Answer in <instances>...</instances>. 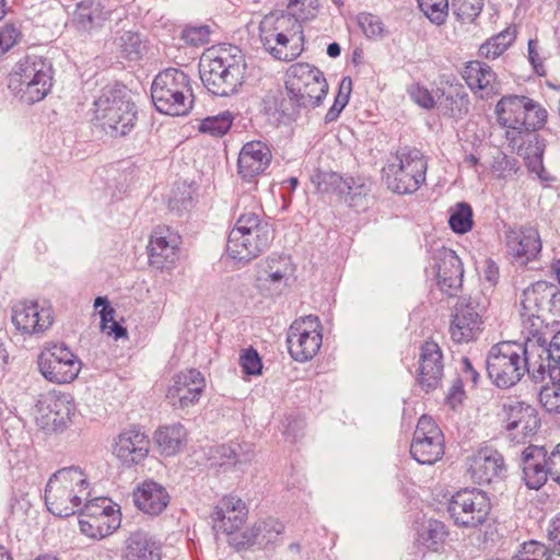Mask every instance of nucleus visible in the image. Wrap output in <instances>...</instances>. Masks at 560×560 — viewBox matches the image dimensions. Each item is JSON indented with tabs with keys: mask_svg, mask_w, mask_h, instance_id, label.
Returning <instances> with one entry per match:
<instances>
[{
	"mask_svg": "<svg viewBox=\"0 0 560 560\" xmlns=\"http://www.w3.org/2000/svg\"><path fill=\"white\" fill-rule=\"evenodd\" d=\"M419 9L434 24L442 25L448 13V3L441 2H421L418 3Z\"/></svg>",
	"mask_w": 560,
	"mask_h": 560,
	"instance_id": "obj_58",
	"label": "nucleus"
},
{
	"mask_svg": "<svg viewBox=\"0 0 560 560\" xmlns=\"http://www.w3.org/2000/svg\"><path fill=\"white\" fill-rule=\"evenodd\" d=\"M318 11V0H288L287 12L281 15H288L302 25V22L312 20Z\"/></svg>",
	"mask_w": 560,
	"mask_h": 560,
	"instance_id": "obj_47",
	"label": "nucleus"
},
{
	"mask_svg": "<svg viewBox=\"0 0 560 560\" xmlns=\"http://www.w3.org/2000/svg\"><path fill=\"white\" fill-rule=\"evenodd\" d=\"M259 38L264 48L280 61H292L304 50L302 25L288 15L265 16L259 25Z\"/></svg>",
	"mask_w": 560,
	"mask_h": 560,
	"instance_id": "obj_7",
	"label": "nucleus"
},
{
	"mask_svg": "<svg viewBox=\"0 0 560 560\" xmlns=\"http://www.w3.org/2000/svg\"><path fill=\"white\" fill-rule=\"evenodd\" d=\"M485 0H452V10L463 23L474 22L481 13Z\"/></svg>",
	"mask_w": 560,
	"mask_h": 560,
	"instance_id": "obj_52",
	"label": "nucleus"
},
{
	"mask_svg": "<svg viewBox=\"0 0 560 560\" xmlns=\"http://www.w3.org/2000/svg\"><path fill=\"white\" fill-rule=\"evenodd\" d=\"M499 418L508 438L516 443H524L527 438L534 436L541 424L536 407L516 398L502 402Z\"/></svg>",
	"mask_w": 560,
	"mask_h": 560,
	"instance_id": "obj_13",
	"label": "nucleus"
},
{
	"mask_svg": "<svg viewBox=\"0 0 560 560\" xmlns=\"http://www.w3.org/2000/svg\"><path fill=\"white\" fill-rule=\"evenodd\" d=\"M444 454V438L435 421L423 415L419 418L410 445V455L421 465H432Z\"/></svg>",
	"mask_w": 560,
	"mask_h": 560,
	"instance_id": "obj_14",
	"label": "nucleus"
},
{
	"mask_svg": "<svg viewBox=\"0 0 560 560\" xmlns=\"http://www.w3.org/2000/svg\"><path fill=\"white\" fill-rule=\"evenodd\" d=\"M488 493L477 488L456 491L447 502V513L459 528L475 529L482 526L491 512Z\"/></svg>",
	"mask_w": 560,
	"mask_h": 560,
	"instance_id": "obj_11",
	"label": "nucleus"
},
{
	"mask_svg": "<svg viewBox=\"0 0 560 560\" xmlns=\"http://www.w3.org/2000/svg\"><path fill=\"white\" fill-rule=\"evenodd\" d=\"M194 197L191 187L183 184L178 186L170 199V206L172 209L187 210L192 206Z\"/></svg>",
	"mask_w": 560,
	"mask_h": 560,
	"instance_id": "obj_62",
	"label": "nucleus"
},
{
	"mask_svg": "<svg viewBox=\"0 0 560 560\" xmlns=\"http://www.w3.org/2000/svg\"><path fill=\"white\" fill-rule=\"evenodd\" d=\"M36 407L42 415L43 427L54 432H62L75 411L72 396L56 390L42 396Z\"/></svg>",
	"mask_w": 560,
	"mask_h": 560,
	"instance_id": "obj_16",
	"label": "nucleus"
},
{
	"mask_svg": "<svg viewBox=\"0 0 560 560\" xmlns=\"http://www.w3.org/2000/svg\"><path fill=\"white\" fill-rule=\"evenodd\" d=\"M89 491L83 493V500L86 502L83 505L81 504L78 511L82 517L96 520L115 510V505L107 498L101 497L89 500Z\"/></svg>",
	"mask_w": 560,
	"mask_h": 560,
	"instance_id": "obj_49",
	"label": "nucleus"
},
{
	"mask_svg": "<svg viewBox=\"0 0 560 560\" xmlns=\"http://www.w3.org/2000/svg\"><path fill=\"white\" fill-rule=\"evenodd\" d=\"M495 115L500 126L518 135L523 131H538L546 125L547 109L538 102L525 95L509 94L502 96L495 105Z\"/></svg>",
	"mask_w": 560,
	"mask_h": 560,
	"instance_id": "obj_9",
	"label": "nucleus"
},
{
	"mask_svg": "<svg viewBox=\"0 0 560 560\" xmlns=\"http://www.w3.org/2000/svg\"><path fill=\"white\" fill-rule=\"evenodd\" d=\"M451 337L456 343L476 340L482 331L480 304L471 296L458 298L452 314Z\"/></svg>",
	"mask_w": 560,
	"mask_h": 560,
	"instance_id": "obj_15",
	"label": "nucleus"
},
{
	"mask_svg": "<svg viewBox=\"0 0 560 560\" xmlns=\"http://www.w3.org/2000/svg\"><path fill=\"white\" fill-rule=\"evenodd\" d=\"M352 91V80L350 77H343L340 84L337 96L335 97L334 104L327 110L324 121L325 124H330L336 121L340 116L343 108L347 106L350 100V94Z\"/></svg>",
	"mask_w": 560,
	"mask_h": 560,
	"instance_id": "obj_50",
	"label": "nucleus"
},
{
	"mask_svg": "<svg viewBox=\"0 0 560 560\" xmlns=\"http://www.w3.org/2000/svg\"><path fill=\"white\" fill-rule=\"evenodd\" d=\"M245 515V505L242 500L228 495L214 506L210 517L213 522V529L232 534L243 525Z\"/></svg>",
	"mask_w": 560,
	"mask_h": 560,
	"instance_id": "obj_30",
	"label": "nucleus"
},
{
	"mask_svg": "<svg viewBox=\"0 0 560 560\" xmlns=\"http://www.w3.org/2000/svg\"><path fill=\"white\" fill-rule=\"evenodd\" d=\"M527 346H532V349L537 347V351H541L546 360L560 368V330L552 336L550 341L544 332L535 330L533 336L527 337Z\"/></svg>",
	"mask_w": 560,
	"mask_h": 560,
	"instance_id": "obj_42",
	"label": "nucleus"
},
{
	"mask_svg": "<svg viewBox=\"0 0 560 560\" xmlns=\"http://www.w3.org/2000/svg\"><path fill=\"white\" fill-rule=\"evenodd\" d=\"M49 483L60 486L67 490H73L81 494L88 491L89 481L79 466H69L58 469L51 475Z\"/></svg>",
	"mask_w": 560,
	"mask_h": 560,
	"instance_id": "obj_37",
	"label": "nucleus"
},
{
	"mask_svg": "<svg viewBox=\"0 0 560 560\" xmlns=\"http://www.w3.org/2000/svg\"><path fill=\"white\" fill-rule=\"evenodd\" d=\"M210 28L208 25L187 26L182 31L180 38L190 46H201L209 42Z\"/></svg>",
	"mask_w": 560,
	"mask_h": 560,
	"instance_id": "obj_57",
	"label": "nucleus"
},
{
	"mask_svg": "<svg viewBox=\"0 0 560 560\" xmlns=\"http://www.w3.org/2000/svg\"><path fill=\"white\" fill-rule=\"evenodd\" d=\"M273 231L268 222L255 212L238 217L229 234L228 255L238 261H249L259 256L270 244Z\"/></svg>",
	"mask_w": 560,
	"mask_h": 560,
	"instance_id": "obj_8",
	"label": "nucleus"
},
{
	"mask_svg": "<svg viewBox=\"0 0 560 560\" xmlns=\"http://www.w3.org/2000/svg\"><path fill=\"white\" fill-rule=\"evenodd\" d=\"M180 236L168 226H159L151 234L148 255L151 267L171 269L178 259Z\"/></svg>",
	"mask_w": 560,
	"mask_h": 560,
	"instance_id": "obj_22",
	"label": "nucleus"
},
{
	"mask_svg": "<svg viewBox=\"0 0 560 560\" xmlns=\"http://www.w3.org/2000/svg\"><path fill=\"white\" fill-rule=\"evenodd\" d=\"M324 72L308 62H296L285 72L284 89L266 96V109L290 125L320 106L328 93Z\"/></svg>",
	"mask_w": 560,
	"mask_h": 560,
	"instance_id": "obj_1",
	"label": "nucleus"
},
{
	"mask_svg": "<svg viewBox=\"0 0 560 560\" xmlns=\"http://www.w3.org/2000/svg\"><path fill=\"white\" fill-rule=\"evenodd\" d=\"M462 77L474 93L485 91L487 96L499 94L500 83L497 73L486 62L480 60L467 61L463 68Z\"/></svg>",
	"mask_w": 560,
	"mask_h": 560,
	"instance_id": "obj_31",
	"label": "nucleus"
},
{
	"mask_svg": "<svg viewBox=\"0 0 560 560\" xmlns=\"http://www.w3.org/2000/svg\"><path fill=\"white\" fill-rule=\"evenodd\" d=\"M151 98L156 110L162 114L187 115L194 103L189 75L177 68L160 71L151 85Z\"/></svg>",
	"mask_w": 560,
	"mask_h": 560,
	"instance_id": "obj_6",
	"label": "nucleus"
},
{
	"mask_svg": "<svg viewBox=\"0 0 560 560\" xmlns=\"http://www.w3.org/2000/svg\"><path fill=\"white\" fill-rule=\"evenodd\" d=\"M408 94L416 104L424 109H431L435 106L432 93L419 83L411 84L408 89Z\"/></svg>",
	"mask_w": 560,
	"mask_h": 560,
	"instance_id": "obj_63",
	"label": "nucleus"
},
{
	"mask_svg": "<svg viewBox=\"0 0 560 560\" xmlns=\"http://www.w3.org/2000/svg\"><path fill=\"white\" fill-rule=\"evenodd\" d=\"M550 452L546 446L528 445L521 453L522 479L528 489L539 490L552 480Z\"/></svg>",
	"mask_w": 560,
	"mask_h": 560,
	"instance_id": "obj_21",
	"label": "nucleus"
},
{
	"mask_svg": "<svg viewBox=\"0 0 560 560\" xmlns=\"http://www.w3.org/2000/svg\"><path fill=\"white\" fill-rule=\"evenodd\" d=\"M472 208L467 202H458L448 218V225L456 234H465L472 229Z\"/></svg>",
	"mask_w": 560,
	"mask_h": 560,
	"instance_id": "obj_46",
	"label": "nucleus"
},
{
	"mask_svg": "<svg viewBox=\"0 0 560 560\" xmlns=\"http://www.w3.org/2000/svg\"><path fill=\"white\" fill-rule=\"evenodd\" d=\"M234 117L229 110L218 115L207 116L200 121L199 131L213 137L224 136L232 127Z\"/></svg>",
	"mask_w": 560,
	"mask_h": 560,
	"instance_id": "obj_45",
	"label": "nucleus"
},
{
	"mask_svg": "<svg viewBox=\"0 0 560 560\" xmlns=\"http://www.w3.org/2000/svg\"><path fill=\"white\" fill-rule=\"evenodd\" d=\"M271 159L267 143L260 140L248 141L238 153L237 172L244 180L250 182L267 170Z\"/></svg>",
	"mask_w": 560,
	"mask_h": 560,
	"instance_id": "obj_25",
	"label": "nucleus"
},
{
	"mask_svg": "<svg viewBox=\"0 0 560 560\" xmlns=\"http://www.w3.org/2000/svg\"><path fill=\"white\" fill-rule=\"evenodd\" d=\"M100 13V2L95 0H82L77 5L75 16L80 24H93Z\"/></svg>",
	"mask_w": 560,
	"mask_h": 560,
	"instance_id": "obj_59",
	"label": "nucleus"
},
{
	"mask_svg": "<svg viewBox=\"0 0 560 560\" xmlns=\"http://www.w3.org/2000/svg\"><path fill=\"white\" fill-rule=\"evenodd\" d=\"M119 56L129 61L140 60L147 52V44L142 35L135 31H125L115 39Z\"/></svg>",
	"mask_w": 560,
	"mask_h": 560,
	"instance_id": "obj_38",
	"label": "nucleus"
},
{
	"mask_svg": "<svg viewBox=\"0 0 560 560\" xmlns=\"http://www.w3.org/2000/svg\"><path fill=\"white\" fill-rule=\"evenodd\" d=\"M187 432L182 423L160 427L154 439L159 451L164 456H173L180 452L186 444Z\"/></svg>",
	"mask_w": 560,
	"mask_h": 560,
	"instance_id": "obj_35",
	"label": "nucleus"
},
{
	"mask_svg": "<svg viewBox=\"0 0 560 560\" xmlns=\"http://www.w3.org/2000/svg\"><path fill=\"white\" fill-rule=\"evenodd\" d=\"M469 104L468 94L463 90H456L454 93L446 94L439 107L443 116L458 120L468 114Z\"/></svg>",
	"mask_w": 560,
	"mask_h": 560,
	"instance_id": "obj_40",
	"label": "nucleus"
},
{
	"mask_svg": "<svg viewBox=\"0 0 560 560\" xmlns=\"http://www.w3.org/2000/svg\"><path fill=\"white\" fill-rule=\"evenodd\" d=\"M240 365L246 375H260L262 370L261 358L256 349L248 347L240 355Z\"/></svg>",
	"mask_w": 560,
	"mask_h": 560,
	"instance_id": "obj_55",
	"label": "nucleus"
},
{
	"mask_svg": "<svg viewBox=\"0 0 560 560\" xmlns=\"http://www.w3.org/2000/svg\"><path fill=\"white\" fill-rule=\"evenodd\" d=\"M229 535V545L233 547L236 551H242L250 548L256 545V536L254 526L252 528L245 529L241 533L237 530L232 532Z\"/></svg>",
	"mask_w": 560,
	"mask_h": 560,
	"instance_id": "obj_60",
	"label": "nucleus"
},
{
	"mask_svg": "<svg viewBox=\"0 0 560 560\" xmlns=\"http://www.w3.org/2000/svg\"><path fill=\"white\" fill-rule=\"evenodd\" d=\"M530 349L527 341H502L491 347L486 370L498 388H510L522 380L530 366Z\"/></svg>",
	"mask_w": 560,
	"mask_h": 560,
	"instance_id": "obj_5",
	"label": "nucleus"
},
{
	"mask_svg": "<svg viewBox=\"0 0 560 560\" xmlns=\"http://www.w3.org/2000/svg\"><path fill=\"white\" fill-rule=\"evenodd\" d=\"M155 541L144 530H136L126 540L124 558L126 560H160Z\"/></svg>",
	"mask_w": 560,
	"mask_h": 560,
	"instance_id": "obj_36",
	"label": "nucleus"
},
{
	"mask_svg": "<svg viewBox=\"0 0 560 560\" xmlns=\"http://www.w3.org/2000/svg\"><path fill=\"white\" fill-rule=\"evenodd\" d=\"M96 520L100 525L97 534L100 538H104L120 526V512L118 509H115L113 512H109Z\"/></svg>",
	"mask_w": 560,
	"mask_h": 560,
	"instance_id": "obj_64",
	"label": "nucleus"
},
{
	"mask_svg": "<svg viewBox=\"0 0 560 560\" xmlns=\"http://www.w3.org/2000/svg\"><path fill=\"white\" fill-rule=\"evenodd\" d=\"M11 320L22 335H42L54 323L52 310L39 306L36 301H18L11 307Z\"/></svg>",
	"mask_w": 560,
	"mask_h": 560,
	"instance_id": "obj_17",
	"label": "nucleus"
},
{
	"mask_svg": "<svg viewBox=\"0 0 560 560\" xmlns=\"http://www.w3.org/2000/svg\"><path fill=\"white\" fill-rule=\"evenodd\" d=\"M471 478L479 485L502 478L506 471L503 455L492 446L481 447L471 458Z\"/></svg>",
	"mask_w": 560,
	"mask_h": 560,
	"instance_id": "obj_26",
	"label": "nucleus"
},
{
	"mask_svg": "<svg viewBox=\"0 0 560 560\" xmlns=\"http://www.w3.org/2000/svg\"><path fill=\"white\" fill-rule=\"evenodd\" d=\"M245 67L244 56L237 47L211 48L200 59V79L211 94L229 96L243 84Z\"/></svg>",
	"mask_w": 560,
	"mask_h": 560,
	"instance_id": "obj_3",
	"label": "nucleus"
},
{
	"mask_svg": "<svg viewBox=\"0 0 560 560\" xmlns=\"http://www.w3.org/2000/svg\"><path fill=\"white\" fill-rule=\"evenodd\" d=\"M357 22L363 34L369 39H378L384 37L385 25L380 16L369 12H361L357 16Z\"/></svg>",
	"mask_w": 560,
	"mask_h": 560,
	"instance_id": "obj_53",
	"label": "nucleus"
},
{
	"mask_svg": "<svg viewBox=\"0 0 560 560\" xmlns=\"http://www.w3.org/2000/svg\"><path fill=\"white\" fill-rule=\"evenodd\" d=\"M443 375L442 350L436 342L425 340L420 346L416 384L429 394L441 386Z\"/></svg>",
	"mask_w": 560,
	"mask_h": 560,
	"instance_id": "obj_19",
	"label": "nucleus"
},
{
	"mask_svg": "<svg viewBox=\"0 0 560 560\" xmlns=\"http://www.w3.org/2000/svg\"><path fill=\"white\" fill-rule=\"evenodd\" d=\"M553 552L545 544L537 540L523 542L511 560H552Z\"/></svg>",
	"mask_w": 560,
	"mask_h": 560,
	"instance_id": "obj_48",
	"label": "nucleus"
},
{
	"mask_svg": "<svg viewBox=\"0 0 560 560\" xmlns=\"http://www.w3.org/2000/svg\"><path fill=\"white\" fill-rule=\"evenodd\" d=\"M398 164L392 163L383 168V178L389 189L396 194H411L425 180L427 160L420 150L405 147L397 151Z\"/></svg>",
	"mask_w": 560,
	"mask_h": 560,
	"instance_id": "obj_10",
	"label": "nucleus"
},
{
	"mask_svg": "<svg viewBox=\"0 0 560 560\" xmlns=\"http://www.w3.org/2000/svg\"><path fill=\"white\" fill-rule=\"evenodd\" d=\"M539 401L549 413H560V371L551 374L550 384L541 386Z\"/></svg>",
	"mask_w": 560,
	"mask_h": 560,
	"instance_id": "obj_44",
	"label": "nucleus"
},
{
	"mask_svg": "<svg viewBox=\"0 0 560 560\" xmlns=\"http://www.w3.org/2000/svg\"><path fill=\"white\" fill-rule=\"evenodd\" d=\"M520 168L518 160L502 151L497 153L491 163V172L498 179L511 178L520 171Z\"/></svg>",
	"mask_w": 560,
	"mask_h": 560,
	"instance_id": "obj_51",
	"label": "nucleus"
},
{
	"mask_svg": "<svg viewBox=\"0 0 560 560\" xmlns=\"http://www.w3.org/2000/svg\"><path fill=\"white\" fill-rule=\"evenodd\" d=\"M150 440L140 429H129L121 432L114 446V455L126 467L141 464L148 456Z\"/></svg>",
	"mask_w": 560,
	"mask_h": 560,
	"instance_id": "obj_24",
	"label": "nucleus"
},
{
	"mask_svg": "<svg viewBox=\"0 0 560 560\" xmlns=\"http://www.w3.org/2000/svg\"><path fill=\"white\" fill-rule=\"evenodd\" d=\"M240 444H222L217 447V453L223 459L224 465H237L249 462V454L242 453Z\"/></svg>",
	"mask_w": 560,
	"mask_h": 560,
	"instance_id": "obj_56",
	"label": "nucleus"
},
{
	"mask_svg": "<svg viewBox=\"0 0 560 560\" xmlns=\"http://www.w3.org/2000/svg\"><path fill=\"white\" fill-rule=\"evenodd\" d=\"M517 154L523 158L528 172L536 174L541 182L551 180V176L544 166L546 140L537 131H523Z\"/></svg>",
	"mask_w": 560,
	"mask_h": 560,
	"instance_id": "obj_28",
	"label": "nucleus"
},
{
	"mask_svg": "<svg viewBox=\"0 0 560 560\" xmlns=\"http://www.w3.org/2000/svg\"><path fill=\"white\" fill-rule=\"evenodd\" d=\"M532 351L533 349H530V352ZM538 358L539 362L530 361V366L526 373L535 383L545 381L547 376L551 380V374L553 375V372L560 371V368L555 365L552 362H549V360H546L545 354L541 351H538Z\"/></svg>",
	"mask_w": 560,
	"mask_h": 560,
	"instance_id": "obj_54",
	"label": "nucleus"
},
{
	"mask_svg": "<svg viewBox=\"0 0 560 560\" xmlns=\"http://www.w3.org/2000/svg\"><path fill=\"white\" fill-rule=\"evenodd\" d=\"M541 246L540 235L534 226H521L506 233L509 253L523 259V264L536 259L541 252Z\"/></svg>",
	"mask_w": 560,
	"mask_h": 560,
	"instance_id": "obj_29",
	"label": "nucleus"
},
{
	"mask_svg": "<svg viewBox=\"0 0 560 560\" xmlns=\"http://www.w3.org/2000/svg\"><path fill=\"white\" fill-rule=\"evenodd\" d=\"M515 38V27L509 26L499 34L490 37L483 44H481L478 54L482 58L494 59L501 56L513 44Z\"/></svg>",
	"mask_w": 560,
	"mask_h": 560,
	"instance_id": "obj_39",
	"label": "nucleus"
},
{
	"mask_svg": "<svg viewBox=\"0 0 560 560\" xmlns=\"http://www.w3.org/2000/svg\"><path fill=\"white\" fill-rule=\"evenodd\" d=\"M44 499L47 510L51 514L58 517H68L79 511L83 494L47 482Z\"/></svg>",
	"mask_w": 560,
	"mask_h": 560,
	"instance_id": "obj_32",
	"label": "nucleus"
},
{
	"mask_svg": "<svg viewBox=\"0 0 560 560\" xmlns=\"http://www.w3.org/2000/svg\"><path fill=\"white\" fill-rule=\"evenodd\" d=\"M343 196L353 201L355 197L365 196L370 191L371 183L362 177H347ZM348 201V199H346Z\"/></svg>",
	"mask_w": 560,
	"mask_h": 560,
	"instance_id": "obj_61",
	"label": "nucleus"
},
{
	"mask_svg": "<svg viewBox=\"0 0 560 560\" xmlns=\"http://www.w3.org/2000/svg\"><path fill=\"white\" fill-rule=\"evenodd\" d=\"M93 106L94 120L113 138L128 136L136 126L138 107L131 90L120 82L103 86Z\"/></svg>",
	"mask_w": 560,
	"mask_h": 560,
	"instance_id": "obj_2",
	"label": "nucleus"
},
{
	"mask_svg": "<svg viewBox=\"0 0 560 560\" xmlns=\"http://www.w3.org/2000/svg\"><path fill=\"white\" fill-rule=\"evenodd\" d=\"M132 500L137 509L144 514L158 516L166 510L171 497L164 486L153 479H147L133 489Z\"/></svg>",
	"mask_w": 560,
	"mask_h": 560,
	"instance_id": "obj_27",
	"label": "nucleus"
},
{
	"mask_svg": "<svg viewBox=\"0 0 560 560\" xmlns=\"http://www.w3.org/2000/svg\"><path fill=\"white\" fill-rule=\"evenodd\" d=\"M206 388V381L200 371L190 369L182 371L173 377L166 399L176 409H187L196 405Z\"/></svg>",
	"mask_w": 560,
	"mask_h": 560,
	"instance_id": "obj_18",
	"label": "nucleus"
},
{
	"mask_svg": "<svg viewBox=\"0 0 560 560\" xmlns=\"http://www.w3.org/2000/svg\"><path fill=\"white\" fill-rule=\"evenodd\" d=\"M312 183L320 194H334L343 197L346 179L336 172L316 171L312 175Z\"/></svg>",
	"mask_w": 560,
	"mask_h": 560,
	"instance_id": "obj_43",
	"label": "nucleus"
},
{
	"mask_svg": "<svg viewBox=\"0 0 560 560\" xmlns=\"http://www.w3.org/2000/svg\"><path fill=\"white\" fill-rule=\"evenodd\" d=\"M322 341V334L311 336L305 330H299L298 326H290L287 335L289 353L298 362H306L313 359L320 349Z\"/></svg>",
	"mask_w": 560,
	"mask_h": 560,
	"instance_id": "obj_33",
	"label": "nucleus"
},
{
	"mask_svg": "<svg viewBox=\"0 0 560 560\" xmlns=\"http://www.w3.org/2000/svg\"><path fill=\"white\" fill-rule=\"evenodd\" d=\"M432 259L438 287L443 293L454 296L463 284L464 266L460 258L453 249L441 246L434 249Z\"/></svg>",
	"mask_w": 560,
	"mask_h": 560,
	"instance_id": "obj_20",
	"label": "nucleus"
},
{
	"mask_svg": "<svg viewBox=\"0 0 560 560\" xmlns=\"http://www.w3.org/2000/svg\"><path fill=\"white\" fill-rule=\"evenodd\" d=\"M38 371L54 384H69L81 369V360L65 343H48L37 357Z\"/></svg>",
	"mask_w": 560,
	"mask_h": 560,
	"instance_id": "obj_12",
	"label": "nucleus"
},
{
	"mask_svg": "<svg viewBox=\"0 0 560 560\" xmlns=\"http://www.w3.org/2000/svg\"><path fill=\"white\" fill-rule=\"evenodd\" d=\"M256 546L267 549L277 544L280 535L284 532V525L276 518H267L254 524Z\"/></svg>",
	"mask_w": 560,
	"mask_h": 560,
	"instance_id": "obj_41",
	"label": "nucleus"
},
{
	"mask_svg": "<svg viewBox=\"0 0 560 560\" xmlns=\"http://www.w3.org/2000/svg\"><path fill=\"white\" fill-rule=\"evenodd\" d=\"M52 65L46 58L28 55L8 75V89L22 103L33 105L44 100L52 86Z\"/></svg>",
	"mask_w": 560,
	"mask_h": 560,
	"instance_id": "obj_4",
	"label": "nucleus"
},
{
	"mask_svg": "<svg viewBox=\"0 0 560 560\" xmlns=\"http://www.w3.org/2000/svg\"><path fill=\"white\" fill-rule=\"evenodd\" d=\"M550 296V283L537 281L526 288L521 299V316L523 324L529 329L530 336L535 330L540 331L546 318L547 301Z\"/></svg>",
	"mask_w": 560,
	"mask_h": 560,
	"instance_id": "obj_23",
	"label": "nucleus"
},
{
	"mask_svg": "<svg viewBox=\"0 0 560 560\" xmlns=\"http://www.w3.org/2000/svg\"><path fill=\"white\" fill-rule=\"evenodd\" d=\"M415 544L419 549L439 552L450 535L446 524L436 518H424L417 523Z\"/></svg>",
	"mask_w": 560,
	"mask_h": 560,
	"instance_id": "obj_34",
	"label": "nucleus"
}]
</instances>
